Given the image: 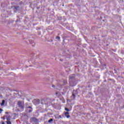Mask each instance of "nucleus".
Returning <instances> with one entry per match:
<instances>
[{
  "mask_svg": "<svg viewBox=\"0 0 124 124\" xmlns=\"http://www.w3.org/2000/svg\"><path fill=\"white\" fill-rule=\"evenodd\" d=\"M17 105L20 111H23L25 108V103L24 101H18Z\"/></svg>",
  "mask_w": 124,
  "mask_h": 124,
  "instance_id": "1",
  "label": "nucleus"
},
{
  "mask_svg": "<svg viewBox=\"0 0 124 124\" xmlns=\"http://www.w3.org/2000/svg\"><path fill=\"white\" fill-rule=\"evenodd\" d=\"M26 112L27 113H31V112L33 111L32 108L31 107H27L26 108Z\"/></svg>",
  "mask_w": 124,
  "mask_h": 124,
  "instance_id": "2",
  "label": "nucleus"
},
{
  "mask_svg": "<svg viewBox=\"0 0 124 124\" xmlns=\"http://www.w3.org/2000/svg\"><path fill=\"white\" fill-rule=\"evenodd\" d=\"M69 112H66L64 114L65 117H66V118L67 119H69V118H70V115H69Z\"/></svg>",
  "mask_w": 124,
  "mask_h": 124,
  "instance_id": "3",
  "label": "nucleus"
},
{
  "mask_svg": "<svg viewBox=\"0 0 124 124\" xmlns=\"http://www.w3.org/2000/svg\"><path fill=\"white\" fill-rule=\"evenodd\" d=\"M31 120V121H32V122H34V123H37V122H38V120H37L35 118H32Z\"/></svg>",
  "mask_w": 124,
  "mask_h": 124,
  "instance_id": "4",
  "label": "nucleus"
},
{
  "mask_svg": "<svg viewBox=\"0 0 124 124\" xmlns=\"http://www.w3.org/2000/svg\"><path fill=\"white\" fill-rule=\"evenodd\" d=\"M76 85V84H74V82L73 81L70 82V86H71V87H74Z\"/></svg>",
  "mask_w": 124,
  "mask_h": 124,
  "instance_id": "5",
  "label": "nucleus"
},
{
  "mask_svg": "<svg viewBox=\"0 0 124 124\" xmlns=\"http://www.w3.org/2000/svg\"><path fill=\"white\" fill-rule=\"evenodd\" d=\"M7 124H11V122H10V119L9 118L7 117Z\"/></svg>",
  "mask_w": 124,
  "mask_h": 124,
  "instance_id": "6",
  "label": "nucleus"
},
{
  "mask_svg": "<svg viewBox=\"0 0 124 124\" xmlns=\"http://www.w3.org/2000/svg\"><path fill=\"white\" fill-rule=\"evenodd\" d=\"M15 12H17V11L18 10V9H19V6H16L15 7Z\"/></svg>",
  "mask_w": 124,
  "mask_h": 124,
  "instance_id": "7",
  "label": "nucleus"
},
{
  "mask_svg": "<svg viewBox=\"0 0 124 124\" xmlns=\"http://www.w3.org/2000/svg\"><path fill=\"white\" fill-rule=\"evenodd\" d=\"M55 39H56V40H59V41H61V37L59 36H57Z\"/></svg>",
  "mask_w": 124,
  "mask_h": 124,
  "instance_id": "8",
  "label": "nucleus"
},
{
  "mask_svg": "<svg viewBox=\"0 0 124 124\" xmlns=\"http://www.w3.org/2000/svg\"><path fill=\"white\" fill-rule=\"evenodd\" d=\"M4 103H5V101L3 100L2 101V103H1V106H3V105H4Z\"/></svg>",
  "mask_w": 124,
  "mask_h": 124,
  "instance_id": "9",
  "label": "nucleus"
},
{
  "mask_svg": "<svg viewBox=\"0 0 124 124\" xmlns=\"http://www.w3.org/2000/svg\"><path fill=\"white\" fill-rule=\"evenodd\" d=\"M53 119H50L49 120H48V123H53Z\"/></svg>",
  "mask_w": 124,
  "mask_h": 124,
  "instance_id": "10",
  "label": "nucleus"
},
{
  "mask_svg": "<svg viewBox=\"0 0 124 124\" xmlns=\"http://www.w3.org/2000/svg\"><path fill=\"white\" fill-rule=\"evenodd\" d=\"M65 111H67V112H69L70 111L67 108H65Z\"/></svg>",
  "mask_w": 124,
  "mask_h": 124,
  "instance_id": "11",
  "label": "nucleus"
},
{
  "mask_svg": "<svg viewBox=\"0 0 124 124\" xmlns=\"http://www.w3.org/2000/svg\"><path fill=\"white\" fill-rule=\"evenodd\" d=\"M2 111H3V110L1 108H0V114L1 113V112H2Z\"/></svg>",
  "mask_w": 124,
  "mask_h": 124,
  "instance_id": "12",
  "label": "nucleus"
},
{
  "mask_svg": "<svg viewBox=\"0 0 124 124\" xmlns=\"http://www.w3.org/2000/svg\"><path fill=\"white\" fill-rule=\"evenodd\" d=\"M113 71L115 74H117V70L116 69H114Z\"/></svg>",
  "mask_w": 124,
  "mask_h": 124,
  "instance_id": "13",
  "label": "nucleus"
},
{
  "mask_svg": "<svg viewBox=\"0 0 124 124\" xmlns=\"http://www.w3.org/2000/svg\"><path fill=\"white\" fill-rule=\"evenodd\" d=\"M52 87L53 88H55V85H53L52 86Z\"/></svg>",
  "mask_w": 124,
  "mask_h": 124,
  "instance_id": "14",
  "label": "nucleus"
},
{
  "mask_svg": "<svg viewBox=\"0 0 124 124\" xmlns=\"http://www.w3.org/2000/svg\"><path fill=\"white\" fill-rule=\"evenodd\" d=\"M70 78H73V77H72L71 76H70Z\"/></svg>",
  "mask_w": 124,
  "mask_h": 124,
  "instance_id": "15",
  "label": "nucleus"
},
{
  "mask_svg": "<svg viewBox=\"0 0 124 124\" xmlns=\"http://www.w3.org/2000/svg\"><path fill=\"white\" fill-rule=\"evenodd\" d=\"M2 124H4V122H2Z\"/></svg>",
  "mask_w": 124,
  "mask_h": 124,
  "instance_id": "16",
  "label": "nucleus"
},
{
  "mask_svg": "<svg viewBox=\"0 0 124 124\" xmlns=\"http://www.w3.org/2000/svg\"><path fill=\"white\" fill-rule=\"evenodd\" d=\"M5 114H8V112H5Z\"/></svg>",
  "mask_w": 124,
  "mask_h": 124,
  "instance_id": "17",
  "label": "nucleus"
},
{
  "mask_svg": "<svg viewBox=\"0 0 124 124\" xmlns=\"http://www.w3.org/2000/svg\"><path fill=\"white\" fill-rule=\"evenodd\" d=\"M73 96H75V95H74V94H73Z\"/></svg>",
  "mask_w": 124,
  "mask_h": 124,
  "instance_id": "18",
  "label": "nucleus"
},
{
  "mask_svg": "<svg viewBox=\"0 0 124 124\" xmlns=\"http://www.w3.org/2000/svg\"><path fill=\"white\" fill-rule=\"evenodd\" d=\"M56 94H58V93L57 92L56 93Z\"/></svg>",
  "mask_w": 124,
  "mask_h": 124,
  "instance_id": "19",
  "label": "nucleus"
},
{
  "mask_svg": "<svg viewBox=\"0 0 124 124\" xmlns=\"http://www.w3.org/2000/svg\"><path fill=\"white\" fill-rule=\"evenodd\" d=\"M42 104H44V103H43L42 102Z\"/></svg>",
  "mask_w": 124,
  "mask_h": 124,
  "instance_id": "20",
  "label": "nucleus"
},
{
  "mask_svg": "<svg viewBox=\"0 0 124 124\" xmlns=\"http://www.w3.org/2000/svg\"><path fill=\"white\" fill-rule=\"evenodd\" d=\"M59 117H60V118H62V117H61V115H60V116H59Z\"/></svg>",
  "mask_w": 124,
  "mask_h": 124,
  "instance_id": "21",
  "label": "nucleus"
},
{
  "mask_svg": "<svg viewBox=\"0 0 124 124\" xmlns=\"http://www.w3.org/2000/svg\"><path fill=\"white\" fill-rule=\"evenodd\" d=\"M23 99L24 100V99H25V98H23Z\"/></svg>",
  "mask_w": 124,
  "mask_h": 124,
  "instance_id": "22",
  "label": "nucleus"
}]
</instances>
